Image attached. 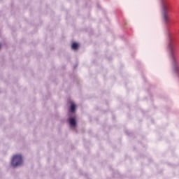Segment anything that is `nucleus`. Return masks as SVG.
Instances as JSON below:
<instances>
[{"label": "nucleus", "mask_w": 179, "mask_h": 179, "mask_svg": "<svg viewBox=\"0 0 179 179\" xmlns=\"http://www.w3.org/2000/svg\"><path fill=\"white\" fill-rule=\"evenodd\" d=\"M72 50H78L79 48V44L78 43H73L71 45Z\"/></svg>", "instance_id": "5"}, {"label": "nucleus", "mask_w": 179, "mask_h": 179, "mask_svg": "<svg viewBox=\"0 0 179 179\" xmlns=\"http://www.w3.org/2000/svg\"><path fill=\"white\" fill-rule=\"evenodd\" d=\"M168 50L175 71L179 69L178 64V46L174 38H170L168 44Z\"/></svg>", "instance_id": "1"}, {"label": "nucleus", "mask_w": 179, "mask_h": 179, "mask_svg": "<svg viewBox=\"0 0 179 179\" xmlns=\"http://www.w3.org/2000/svg\"><path fill=\"white\" fill-rule=\"evenodd\" d=\"M69 121L71 127H76V119L75 117H70Z\"/></svg>", "instance_id": "4"}, {"label": "nucleus", "mask_w": 179, "mask_h": 179, "mask_svg": "<svg viewBox=\"0 0 179 179\" xmlns=\"http://www.w3.org/2000/svg\"><path fill=\"white\" fill-rule=\"evenodd\" d=\"M0 48H1V44H0Z\"/></svg>", "instance_id": "7"}, {"label": "nucleus", "mask_w": 179, "mask_h": 179, "mask_svg": "<svg viewBox=\"0 0 179 179\" xmlns=\"http://www.w3.org/2000/svg\"><path fill=\"white\" fill-rule=\"evenodd\" d=\"M75 110H76V106L75 103H72L70 108V111L71 113H75Z\"/></svg>", "instance_id": "6"}, {"label": "nucleus", "mask_w": 179, "mask_h": 179, "mask_svg": "<svg viewBox=\"0 0 179 179\" xmlns=\"http://www.w3.org/2000/svg\"><path fill=\"white\" fill-rule=\"evenodd\" d=\"M23 163V158L20 155H16L13 157L11 164L13 167H17V166H20Z\"/></svg>", "instance_id": "3"}, {"label": "nucleus", "mask_w": 179, "mask_h": 179, "mask_svg": "<svg viewBox=\"0 0 179 179\" xmlns=\"http://www.w3.org/2000/svg\"><path fill=\"white\" fill-rule=\"evenodd\" d=\"M161 9L163 20L167 24L170 22L169 13L171 10V2L170 0H161Z\"/></svg>", "instance_id": "2"}]
</instances>
